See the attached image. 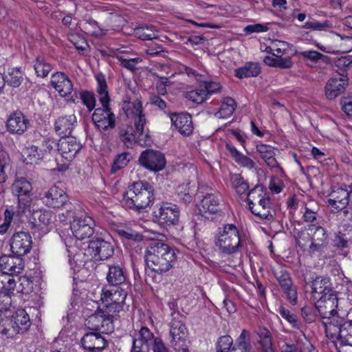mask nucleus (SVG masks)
<instances>
[{"label":"nucleus","instance_id":"obj_61","mask_svg":"<svg viewBox=\"0 0 352 352\" xmlns=\"http://www.w3.org/2000/svg\"><path fill=\"white\" fill-rule=\"evenodd\" d=\"M316 309L312 306H304L301 309V315L305 321L307 323H311L315 321L316 317Z\"/></svg>","mask_w":352,"mask_h":352},{"label":"nucleus","instance_id":"obj_4","mask_svg":"<svg viewBox=\"0 0 352 352\" xmlns=\"http://www.w3.org/2000/svg\"><path fill=\"white\" fill-rule=\"evenodd\" d=\"M215 245L221 253L226 255L239 252L241 248V242L236 226L233 223H226L222 228H219Z\"/></svg>","mask_w":352,"mask_h":352},{"label":"nucleus","instance_id":"obj_53","mask_svg":"<svg viewBox=\"0 0 352 352\" xmlns=\"http://www.w3.org/2000/svg\"><path fill=\"white\" fill-rule=\"evenodd\" d=\"M186 98L196 104H202L207 100L208 94L203 89H195L186 92Z\"/></svg>","mask_w":352,"mask_h":352},{"label":"nucleus","instance_id":"obj_32","mask_svg":"<svg viewBox=\"0 0 352 352\" xmlns=\"http://www.w3.org/2000/svg\"><path fill=\"white\" fill-rule=\"evenodd\" d=\"M226 148L238 164L250 169L254 168V162L248 156L240 153L231 143L227 142Z\"/></svg>","mask_w":352,"mask_h":352},{"label":"nucleus","instance_id":"obj_23","mask_svg":"<svg viewBox=\"0 0 352 352\" xmlns=\"http://www.w3.org/2000/svg\"><path fill=\"white\" fill-rule=\"evenodd\" d=\"M51 85L58 92L61 97L71 95L73 91V83L63 72L54 73L51 76Z\"/></svg>","mask_w":352,"mask_h":352},{"label":"nucleus","instance_id":"obj_27","mask_svg":"<svg viewBox=\"0 0 352 352\" xmlns=\"http://www.w3.org/2000/svg\"><path fill=\"white\" fill-rule=\"evenodd\" d=\"M330 294L318 296L315 307L320 318L322 319V324L324 327L326 336L329 338L328 324H330Z\"/></svg>","mask_w":352,"mask_h":352},{"label":"nucleus","instance_id":"obj_37","mask_svg":"<svg viewBox=\"0 0 352 352\" xmlns=\"http://www.w3.org/2000/svg\"><path fill=\"white\" fill-rule=\"evenodd\" d=\"M311 289L315 298L318 299V297L316 296L317 294L319 296H329L330 294V282L329 279L317 277L312 283Z\"/></svg>","mask_w":352,"mask_h":352},{"label":"nucleus","instance_id":"obj_21","mask_svg":"<svg viewBox=\"0 0 352 352\" xmlns=\"http://www.w3.org/2000/svg\"><path fill=\"white\" fill-rule=\"evenodd\" d=\"M258 201L249 206L251 212L261 219L272 221L274 219V214L270 195Z\"/></svg>","mask_w":352,"mask_h":352},{"label":"nucleus","instance_id":"obj_62","mask_svg":"<svg viewBox=\"0 0 352 352\" xmlns=\"http://www.w3.org/2000/svg\"><path fill=\"white\" fill-rule=\"evenodd\" d=\"M256 151L260 154L261 157L264 161L275 155L274 148L265 144L257 145Z\"/></svg>","mask_w":352,"mask_h":352},{"label":"nucleus","instance_id":"obj_28","mask_svg":"<svg viewBox=\"0 0 352 352\" xmlns=\"http://www.w3.org/2000/svg\"><path fill=\"white\" fill-rule=\"evenodd\" d=\"M331 43L335 47V50H331V54H345L352 50V36H345L336 30H331Z\"/></svg>","mask_w":352,"mask_h":352},{"label":"nucleus","instance_id":"obj_20","mask_svg":"<svg viewBox=\"0 0 352 352\" xmlns=\"http://www.w3.org/2000/svg\"><path fill=\"white\" fill-rule=\"evenodd\" d=\"M172 124L183 135H189L193 131L192 116L188 113H168Z\"/></svg>","mask_w":352,"mask_h":352},{"label":"nucleus","instance_id":"obj_47","mask_svg":"<svg viewBox=\"0 0 352 352\" xmlns=\"http://www.w3.org/2000/svg\"><path fill=\"white\" fill-rule=\"evenodd\" d=\"M62 207H64L65 212H60L58 214V221L62 223H67L69 222L71 223L72 222V219H76L75 206L71 202L67 201Z\"/></svg>","mask_w":352,"mask_h":352},{"label":"nucleus","instance_id":"obj_50","mask_svg":"<svg viewBox=\"0 0 352 352\" xmlns=\"http://www.w3.org/2000/svg\"><path fill=\"white\" fill-rule=\"evenodd\" d=\"M79 97L82 104L86 106L87 110L91 112L96 107V99L95 94L87 90H82L79 92Z\"/></svg>","mask_w":352,"mask_h":352},{"label":"nucleus","instance_id":"obj_19","mask_svg":"<svg viewBox=\"0 0 352 352\" xmlns=\"http://www.w3.org/2000/svg\"><path fill=\"white\" fill-rule=\"evenodd\" d=\"M32 322L28 314L23 309H19L10 317V325L12 330L18 334L26 333Z\"/></svg>","mask_w":352,"mask_h":352},{"label":"nucleus","instance_id":"obj_35","mask_svg":"<svg viewBox=\"0 0 352 352\" xmlns=\"http://www.w3.org/2000/svg\"><path fill=\"white\" fill-rule=\"evenodd\" d=\"M352 64V60L346 56L331 58V74H346V69Z\"/></svg>","mask_w":352,"mask_h":352},{"label":"nucleus","instance_id":"obj_3","mask_svg":"<svg viewBox=\"0 0 352 352\" xmlns=\"http://www.w3.org/2000/svg\"><path fill=\"white\" fill-rule=\"evenodd\" d=\"M331 304L335 305L336 309H331V340L338 351L340 352L338 344L340 345L352 346V322H346L344 318L346 311L342 310L338 306V298L337 294L331 292Z\"/></svg>","mask_w":352,"mask_h":352},{"label":"nucleus","instance_id":"obj_41","mask_svg":"<svg viewBox=\"0 0 352 352\" xmlns=\"http://www.w3.org/2000/svg\"><path fill=\"white\" fill-rule=\"evenodd\" d=\"M251 345L250 343L249 333L243 329L235 344L231 349V352H250Z\"/></svg>","mask_w":352,"mask_h":352},{"label":"nucleus","instance_id":"obj_14","mask_svg":"<svg viewBox=\"0 0 352 352\" xmlns=\"http://www.w3.org/2000/svg\"><path fill=\"white\" fill-rule=\"evenodd\" d=\"M133 106L134 109L133 113L138 115L134 123V133L138 135V144L141 146H145L149 141L150 137L148 132L144 130L146 119L142 111V103L141 101L138 100L133 103Z\"/></svg>","mask_w":352,"mask_h":352},{"label":"nucleus","instance_id":"obj_2","mask_svg":"<svg viewBox=\"0 0 352 352\" xmlns=\"http://www.w3.org/2000/svg\"><path fill=\"white\" fill-rule=\"evenodd\" d=\"M154 200L153 186L146 182L138 181L128 186L122 201L126 208L140 213L153 205Z\"/></svg>","mask_w":352,"mask_h":352},{"label":"nucleus","instance_id":"obj_43","mask_svg":"<svg viewBox=\"0 0 352 352\" xmlns=\"http://www.w3.org/2000/svg\"><path fill=\"white\" fill-rule=\"evenodd\" d=\"M267 195H269L268 193L262 185H256L248 193L247 202L248 206L254 205L253 203L258 202V200H262Z\"/></svg>","mask_w":352,"mask_h":352},{"label":"nucleus","instance_id":"obj_29","mask_svg":"<svg viewBox=\"0 0 352 352\" xmlns=\"http://www.w3.org/2000/svg\"><path fill=\"white\" fill-rule=\"evenodd\" d=\"M77 120L74 114L58 118L54 125L56 132L62 137L69 136Z\"/></svg>","mask_w":352,"mask_h":352},{"label":"nucleus","instance_id":"obj_16","mask_svg":"<svg viewBox=\"0 0 352 352\" xmlns=\"http://www.w3.org/2000/svg\"><path fill=\"white\" fill-rule=\"evenodd\" d=\"M276 278L287 300L292 305L297 303V288L294 285L289 274L283 270L276 274Z\"/></svg>","mask_w":352,"mask_h":352},{"label":"nucleus","instance_id":"obj_34","mask_svg":"<svg viewBox=\"0 0 352 352\" xmlns=\"http://www.w3.org/2000/svg\"><path fill=\"white\" fill-rule=\"evenodd\" d=\"M349 79L346 74H331V96H338L348 86Z\"/></svg>","mask_w":352,"mask_h":352},{"label":"nucleus","instance_id":"obj_60","mask_svg":"<svg viewBox=\"0 0 352 352\" xmlns=\"http://www.w3.org/2000/svg\"><path fill=\"white\" fill-rule=\"evenodd\" d=\"M232 187L239 195H243L249 190V184L243 177H235L232 182Z\"/></svg>","mask_w":352,"mask_h":352},{"label":"nucleus","instance_id":"obj_33","mask_svg":"<svg viewBox=\"0 0 352 352\" xmlns=\"http://www.w3.org/2000/svg\"><path fill=\"white\" fill-rule=\"evenodd\" d=\"M261 73V68L257 63H247L244 66L234 70L235 76L242 79L244 78L256 77Z\"/></svg>","mask_w":352,"mask_h":352},{"label":"nucleus","instance_id":"obj_5","mask_svg":"<svg viewBox=\"0 0 352 352\" xmlns=\"http://www.w3.org/2000/svg\"><path fill=\"white\" fill-rule=\"evenodd\" d=\"M153 221L160 227L168 229L178 224L180 217L179 207L174 204L163 202L153 212Z\"/></svg>","mask_w":352,"mask_h":352},{"label":"nucleus","instance_id":"obj_59","mask_svg":"<svg viewBox=\"0 0 352 352\" xmlns=\"http://www.w3.org/2000/svg\"><path fill=\"white\" fill-rule=\"evenodd\" d=\"M42 148L45 153H59V140L56 141L54 138H47L43 141Z\"/></svg>","mask_w":352,"mask_h":352},{"label":"nucleus","instance_id":"obj_40","mask_svg":"<svg viewBox=\"0 0 352 352\" xmlns=\"http://www.w3.org/2000/svg\"><path fill=\"white\" fill-rule=\"evenodd\" d=\"M236 107L235 100L230 97H226L223 98L219 111L215 113V116L219 118H228L232 115Z\"/></svg>","mask_w":352,"mask_h":352},{"label":"nucleus","instance_id":"obj_12","mask_svg":"<svg viewBox=\"0 0 352 352\" xmlns=\"http://www.w3.org/2000/svg\"><path fill=\"white\" fill-rule=\"evenodd\" d=\"M32 245V236L27 232H15L10 241L12 253L22 257L30 252Z\"/></svg>","mask_w":352,"mask_h":352},{"label":"nucleus","instance_id":"obj_57","mask_svg":"<svg viewBox=\"0 0 352 352\" xmlns=\"http://www.w3.org/2000/svg\"><path fill=\"white\" fill-rule=\"evenodd\" d=\"M153 26L140 27L135 30V32L136 36L143 41L152 40L157 38V36L153 30Z\"/></svg>","mask_w":352,"mask_h":352},{"label":"nucleus","instance_id":"obj_38","mask_svg":"<svg viewBox=\"0 0 352 352\" xmlns=\"http://www.w3.org/2000/svg\"><path fill=\"white\" fill-rule=\"evenodd\" d=\"M16 283L12 276L0 273V294L11 296L16 288Z\"/></svg>","mask_w":352,"mask_h":352},{"label":"nucleus","instance_id":"obj_64","mask_svg":"<svg viewBox=\"0 0 352 352\" xmlns=\"http://www.w3.org/2000/svg\"><path fill=\"white\" fill-rule=\"evenodd\" d=\"M285 185L283 182L280 179V177H271L269 183V188L270 190L276 194L280 193Z\"/></svg>","mask_w":352,"mask_h":352},{"label":"nucleus","instance_id":"obj_36","mask_svg":"<svg viewBox=\"0 0 352 352\" xmlns=\"http://www.w3.org/2000/svg\"><path fill=\"white\" fill-rule=\"evenodd\" d=\"M114 231L123 240L140 241L143 239L141 233L134 230L129 226H116Z\"/></svg>","mask_w":352,"mask_h":352},{"label":"nucleus","instance_id":"obj_1","mask_svg":"<svg viewBox=\"0 0 352 352\" xmlns=\"http://www.w3.org/2000/svg\"><path fill=\"white\" fill-rule=\"evenodd\" d=\"M175 250L168 244L153 241L146 248L145 261L152 271L162 274L173 267L176 263Z\"/></svg>","mask_w":352,"mask_h":352},{"label":"nucleus","instance_id":"obj_18","mask_svg":"<svg viewBox=\"0 0 352 352\" xmlns=\"http://www.w3.org/2000/svg\"><path fill=\"white\" fill-rule=\"evenodd\" d=\"M45 204L50 208H60L64 204L69 201L64 190L54 185L46 191L43 197Z\"/></svg>","mask_w":352,"mask_h":352},{"label":"nucleus","instance_id":"obj_48","mask_svg":"<svg viewBox=\"0 0 352 352\" xmlns=\"http://www.w3.org/2000/svg\"><path fill=\"white\" fill-rule=\"evenodd\" d=\"M278 313L292 325L293 328L296 329H300L302 324L296 314L292 313L289 310L283 306L279 307Z\"/></svg>","mask_w":352,"mask_h":352},{"label":"nucleus","instance_id":"obj_51","mask_svg":"<svg viewBox=\"0 0 352 352\" xmlns=\"http://www.w3.org/2000/svg\"><path fill=\"white\" fill-rule=\"evenodd\" d=\"M85 25V28L90 30L91 36L96 38H100L105 36L107 32V29L100 28L98 22L93 19H87Z\"/></svg>","mask_w":352,"mask_h":352},{"label":"nucleus","instance_id":"obj_31","mask_svg":"<svg viewBox=\"0 0 352 352\" xmlns=\"http://www.w3.org/2000/svg\"><path fill=\"white\" fill-rule=\"evenodd\" d=\"M219 197L218 192H207L200 202V212L212 214L217 213L219 210Z\"/></svg>","mask_w":352,"mask_h":352},{"label":"nucleus","instance_id":"obj_42","mask_svg":"<svg viewBox=\"0 0 352 352\" xmlns=\"http://www.w3.org/2000/svg\"><path fill=\"white\" fill-rule=\"evenodd\" d=\"M52 213L49 210H38L34 212L32 219L36 226L41 227L48 226L52 221Z\"/></svg>","mask_w":352,"mask_h":352},{"label":"nucleus","instance_id":"obj_17","mask_svg":"<svg viewBox=\"0 0 352 352\" xmlns=\"http://www.w3.org/2000/svg\"><path fill=\"white\" fill-rule=\"evenodd\" d=\"M29 126L30 120L21 111L11 113L6 121V129L12 134L22 135Z\"/></svg>","mask_w":352,"mask_h":352},{"label":"nucleus","instance_id":"obj_11","mask_svg":"<svg viewBox=\"0 0 352 352\" xmlns=\"http://www.w3.org/2000/svg\"><path fill=\"white\" fill-rule=\"evenodd\" d=\"M85 325L89 329L98 331L100 333L107 334L111 333L114 329L110 318H107L100 308L87 318Z\"/></svg>","mask_w":352,"mask_h":352},{"label":"nucleus","instance_id":"obj_52","mask_svg":"<svg viewBox=\"0 0 352 352\" xmlns=\"http://www.w3.org/2000/svg\"><path fill=\"white\" fill-rule=\"evenodd\" d=\"M120 137L124 145L128 147H132L133 143H138V135L134 133V129L131 126H128L124 132H120Z\"/></svg>","mask_w":352,"mask_h":352},{"label":"nucleus","instance_id":"obj_30","mask_svg":"<svg viewBox=\"0 0 352 352\" xmlns=\"http://www.w3.org/2000/svg\"><path fill=\"white\" fill-rule=\"evenodd\" d=\"M127 274L126 270L119 265H111L109 266V271L107 274V280L111 286H120L126 284Z\"/></svg>","mask_w":352,"mask_h":352},{"label":"nucleus","instance_id":"obj_24","mask_svg":"<svg viewBox=\"0 0 352 352\" xmlns=\"http://www.w3.org/2000/svg\"><path fill=\"white\" fill-rule=\"evenodd\" d=\"M84 349L91 352H100L107 344V342L100 333L91 332L84 335L81 339Z\"/></svg>","mask_w":352,"mask_h":352},{"label":"nucleus","instance_id":"obj_39","mask_svg":"<svg viewBox=\"0 0 352 352\" xmlns=\"http://www.w3.org/2000/svg\"><path fill=\"white\" fill-rule=\"evenodd\" d=\"M96 79L98 84L96 91L100 96V102L101 104L109 103L110 97L105 76L102 74H98L96 76Z\"/></svg>","mask_w":352,"mask_h":352},{"label":"nucleus","instance_id":"obj_15","mask_svg":"<svg viewBox=\"0 0 352 352\" xmlns=\"http://www.w3.org/2000/svg\"><path fill=\"white\" fill-rule=\"evenodd\" d=\"M24 260L22 256L14 254L0 256L1 273L12 276L20 274L24 268Z\"/></svg>","mask_w":352,"mask_h":352},{"label":"nucleus","instance_id":"obj_13","mask_svg":"<svg viewBox=\"0 0 352 352\" xmlns=\"http://www.w3.org/2000/svg\"><path fill=\"white\" fill-rule=\"evenodd\" d=\"M94 221L88 216L74 219L71 223V230L75 238L83 240L89 238L94 234Z\"/></svg>","mask_w":352,"mask_h":352},{"label":"nucleus","instance_id":"obj_22","mask_svg":"<svg viewBox=\"0 0 352 352\" xmlns=\"http://www.w3.org/2000/svg\"><path fill=\"white\" fill-rule=\"evenodd\" d=\"M81 148L82 145L74 137H62L59 140V153L67 160H72Z\"/></svg>","mask_w":352,"mask_h":352},{"label":"nucleus","instance_id":"obj_54","mask_svg":"<svg viewBox=\"0 0 352 352\" xmlns=\"http://www.w3.org/2000/svg\"><path fill=\"white\" fill-rule=\"evenodd\" d=\"M106 305L104 307V308L100 309V310L104 312V315L107 318H110V320L111 321V323L113 324V319L116 316H118V314L123 310L124 306L118 305L115 303L112 302H104Z\"/></svg>","mask_w":352,"mask_h":352},{"label":"nucleus","instance_id":"obj_10","mask_svg":"<svg viewBox=\"0 0 352 352\" xmlns=\"http://www.w3.org/2000/svg\"><path fill=\"white\" fill-rule=\"evenodd\" d=\"M102 107L95 109L92 120L100 130L107 131L116 126V116L109 107V103L101 104Z\"/></svg>","mask_w":352,"mask_h":352},{"label":"nucleus","instance_id":"obj_7","mask_svg":"<svg viewBox=\"0 0 352 352\" xmlns=\"http://www.w3.org/2000/svg\"><path fill=\"white\" fill-rule=\"evenodd\" d=\"M32 190V184L26 177H16L12 185L13 194L18 197V212H23L29 207L31 198L30 193Z\"/></svg>","mask_w":352,"mask_h":352},{"label":"nucleus","instance_id":"obj_25","mask_svg":"<svg viewBox=\"0 0 352 352\" xmlns=\"http://www.w3.org/2000/svg\"><path fill=\"white\" fill-rule=\"evenodd\" d=\"M351 199V188L338 187L331 190V212H337L346 208Z\"/></svg>","mask_w":352,"mask_h":352},{"label":"nucleus","instance_id":"obj_58","mask_svg":"<svg viewBox=\"0 0 352 352\" xmlns=\"http://www.w3.org/2000/svg\"><path fill=\"white\" fill-rule=\"evenodd\" d=\"M232 344L233 340L230 336L226 335L219 337L216 344L217 352H229Z\"/></svg>","mask_w":352,"mask_h":352},{"label":"nucleus","instance_id":"obj_26","mask_svg":"<svg viewBox=\"0 0 352 352\" xmlns=\"http://www.w3.org/2000/svg\"><path fill=\"white\" fill-rule=\"evenodd\" d=\"M100 296V300L102 302H110L118 305L124 306L127 293L124 289L120 287L111 289L103 287Z\"/></svg>","mask_w":352,"mask_h":352},{"label":"nucleus","instance_id":"obj_44","mask_svg":"<svg viewBox=\"0 0 352 352\" xmlns=\"http://www.w3.org/2000/svg\"><path fill=\"white\" fill-rule=\"evenodd\" d=\"M5 83L13 87H18L21 85L23 80V74L18 68H12L8 71V75L6 76Z\"/></svg>","mask_w":352,"mask_h":352},{"label":"nucleus","instance_id":"obj_63","mask_svg":"<svg viewBox=\"0 0 352 352\" xmlns=\"http://www.w3.org/2000/svg\"><path fill=\"white\" fill-rule=\"evenodd\" d=\"M314 229H315V232L313 234L314 240L321 242L327 240L328 235L324 228L320 226H316L314 224L310 225L309 230L312 231Z\"/></svg>","mask_w":352,"mask_h":352},{"label":"nucleus","instance_id":"obj_6","mask_svg":"<svg viewBox=\"0 0 352 352\" xmlns=\"http://www.w3.org/2000/svg\"><path fill=\"white\" fill-rule=\"evenodd\" d=\"M188 329L184 322L174 318L171 322L170 336V346L175 352H189Z\"/></svg>","mask_w":352,"mask_h":352},{"label":"nucleus","instance_id":"obj_8","mask_svg":"<svg viewBox=\"0 0 352 352\" xmlns=\"http://www.w3.org/2000/svg\"><path fill=\"white\" fill-rule=\"evenodd\" d=\"M113 252L112 244L102 238L95 237L89 243L87 253L96 261L106 260L110 258Z\"/></svg>","mask_w":352,"mask_h":352},{"label":"nucleus","instance_id":"obj_56","mask_svg":"<svg viewBox=\"0 0 352 352\" xmlns=\"http://www.w3.org/2000/svg\"><path fill=\"white\" fill-rule=\"evenodd\" d=\"M131 158V155L129 153H123L117 156L114 160L113 164L111 168V173L113 174L117 170L124 167Z\"/></svg>","mask_w":352,"mask_h":352},{"label":"nucleus","instance_id":"obj_45","mask_svg":"<svg viewBox=\"0 0 352 352\" xmlns=\"http://www.w3.org/2000/svg\"><path fill=\"white\" fill-rule=\"evenodd\" d=\"M34 68L37 76L42 78L46 77L52 70L51 65L42 56L36 57L34 62Z\"/></svg>","mask_w":352,"mask_h":352},{"label":"nucleus","instance_id":"obj_46","mask_svg":"<svg viewBox=\"0 0 352 352\" xmlns=\"http://www.w3.org/2000/svg\"><path fill=\"white\" fill-rule=\"evenodd\" d=\"M153 333L146 327H141L138 333L135 335L133 340H136L138 342V344L141 345V348H143V344L146 346L148 345L149 342L154 340Z\"/></svg>","mask_w":352,"mask_h":352},{"label":"nucleus","instance_id":"obj_49","mask_svg":"<svg viewBox=\"0 0 352 352\" xmlns=\"http://www.w3.org/2000/svg\"><path fill=\"white\" fill-rule=\"evenodd\" d=\"M12 166L8 154L4 151H0V176L12 175Z\"/></svg>","mask_w":352,"mask_h":352},{"label":"nucleus","instance_id":"obj_9","mask_svg":"<svg viewBox=\"0 0 352 352\" xmlns=\"http://www.w3.org/2000/svg\"><path fill=\"white\" fill-rule=\"evenodd\" d=\"M139 162L146 168L158 172L163 170L166 164L165 155L159 151L146 149L142 152Z\"/></svg>","mask_w":352,"mask_h":352},{"label":"nucleus","instance_id":"obj_55","mask_svg":"<svg viewBox=\"0 0 352 352\" xmlns=\"http://www.w3.org/2000/svg\"><path fill=\"white\" fill-rule=\"evenodd\" d=\"M260 336H263L259 342L263 352H274L272 344V338L270 332L265 328L263 329L260 333Z\"/></svg>","mask_w":352,"mask_h":352}]
</instances>
